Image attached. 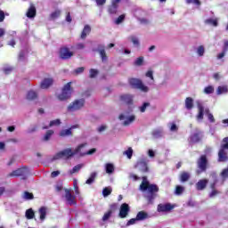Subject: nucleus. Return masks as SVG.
I'll list each match as a JSON object with an SVG mask.
<instances>
[{
    "label": "nucleus",
    "mask_w": 228,
    "mask_h": 228,
    "mask_svg": "<svg viewBox=\"0 0 228 228\" xmlns=\"http://www.w3.org/2000/svg\"><path fill=\"white\" fill-rule=\"evenodd\" d=\"M97 53H99L102 61H108V55L106 54V50H104V47L99 48Z\"/></svg>",
    "instance_id": "bb28decb"
},
{
    "label": "nucleus",
    "mask_w": 228,
    "mask_h": 228,
    "mask_svg": "<svg viewBox=\"0 0 228 228\" xmlns=\"http://www.w3.org/2000/svg\"><path fill=\"white\" fill-rule=\"evenodd\" d=\"M108 12L110 15H116L117 12H118V4H112L109 5Z\"/></svg>",
    "instance_id": "b1692460"
},
{
    "label": "nucleus",
    "mask_w": 228,
    "mask_h": 228,
    "mask_svg": "<svg viewBox=\"0 0 228 228\" xmlns=\"http://www.w3.org/2000/svg\"><path fill=\"white\" fill-rule=\"evenodd\" d=\"M220 191H218L216 189L212 190V191L209 194L210 199H213V197H216V195H218Z\"/></svg>",
    "instance_id": "052dcab7"
},
{
    "label": "nucleus",
    "mask_w": 228,
    "mask_h": 228,
    "mask_svg": "<svg viewBox=\"0 0 228 228\" xmlns=\"http://www.w3.org/2000/svg\"><path fill=\"white\" fill-rule=\"evenodd\" d=\"M22 199H24L25 200H33V199H35V196L33 195V193L25 191L23 192Z\"/></svg>",
    "instance_id": "2f4dec72"
},
{
    "label": "nucleus",
    "mask_w": 228,
    "mask_h": 228,
    "mask_svg": "<svg viewBox=\"0 0 228 228\" xmlns=\"http://www.w3.org/2000/svg\"><path fill=\"white\" fill-rule=\"evenodd\" d=\"M131 40H132V43L134 44V45H137V46L140 45V41L135 37H132Z\"/></svg>",
    "instance_id": "bf43d9fd"
},
{
    "label": "nucleus",
    "mask_w": 228,
    "mask_h": 228,
    "mask_svg": "<svg viewBox=\"0 0 228 228\" xmlns=\"http://www.w3.org/2000/svg\"><path fill=\"white\" fill-rule=\"evenodd\" d=\"M128 83L132 88H135L136 90H141V92H149V87L143 85V82L138 78H129Z\"/></svg>",
    "instance_id": "39448f33"
},
{
    "label": "nucleus",
    "mask_w": 228,
    "mask_h": 228,
    "mask_svg": "<svg viewBox=\"0 0 228 228\" xmlns=\"http://www.w3.org/2000/svg\"><path fill=\"white\" fill-rule=\"evenodd\" d=\"M5 19L4 11L0 10V22H4Z\"/></svg>",
    "instance_id": "69168bd1"
},
{
    "label": "nucleus",
    "mask_w": 228,
    "mask_h": 228,
    "mask_svg": "<svg viewBox=\"0 0 228 228\" xmlns=\"http://www.w3.org/2000/svg\"><path fill=\"white\" fill-rule=\"evenodd\" d=\"M124 20H126V14H121L117 18L115 24H118V25L122 24V22H124Z\"/></svg>",
    "instance_id": "79ce46f5"
},
{
    "label": "nucleus",
    "mask_w": 228,
    "mask_h": 228,
    "mask_svg": "<svg viewBox=\"0 0 228 228\" xmlns=\"http://www.w3.org/2000/svg\"><path fill=\"white\" fill-rule=\"evenodd\" d=\"M60 15H61V11L57 10V11H54L53 12H52L50 17H51V19H53L54 20V19H58V17H60Z\"/></svg>",
    "instance_id": "a19ab883"
},
{
    "label": "nucleus",
    "mask_w": 228,
    "mask_h": 228,
    "mask_svg": "<svg viewBox=\"0 0 228 228\" xmlns=\"http://www.w3.org/2000/svg\"><path fill=\"white\" fill-rule=\"evenodd\" d=\"M74 72H75V74H83V72H85V67L77 68L74 70Z\"/></svg>",
    "instance_id": "6e6d98bb"
},
{
    "label": "nucleus",
    "mask_w": 228,
    "mask_h": 228,
    "mask_svg": "<svg viewBox=\"0 0 228 228\" xmlns=\"http://www.w3.org/2000/svg\"><path fill=\"white\" fill-rule=\"evenodd\" d=\"M92 32V28L90 27V25H86L82 30V33L80 35V38L82 40L86 39V36Z\"/></svg>",
    "instance_id": "6ab92c4d"
},
{
    "label": "nucleus",
    "mask_w": 228,
    "mask_h": 228,
    "mask_svg": "<svg viewBox=\"0 0 228 228\" xmlns=\"http://www.w3.org/2000/svg\"><path fill=\"white\" fill-rule=\"evenodd\" d=\"M25 58H26V53H24V52H20L18 56L19 61H22V60H24Z\"/></svg>",
    "instance_id": "680f3d73"
},
{
    "label": "nucleus",
    "mask_w": 228,
    "mask_h": 228,
    "mask_svg": "<svg viewBox=\"0 0 228 228\" xmlns=\"http://www.w3.org/2000/svg\"><path fill=\"white\" fill-rule=\"evenodd\" d=\"M134 65H137V67H142L143 65V57H139L135 60Z\"/></svg>",
    "instance_id": "09e8293b"
},
{
    "label": "nucleus",
    "mask_w": 228,
    "mask_h": 228,
    "mask_svg": "<svg viewBox=\"0 0 228 228\" xmlns=\"http://www.w3.org/2000/svg\"><path fill=\"white\" fill-rule=\"evenodd\" d=\"M86 147V143L79 144L74 151H72V148H67L64 149L59 152H57L52 159V161H56V159H70V158H74L76 154H78V152H81V150Z\"/></svg>",
    "instance_id": "f03ea898"
},
{
    "label": "nucleus",
    "mask_w": 228,
    "mask_h": 228,
    "mask_svg": "<svg viewBox=\"0 0 228 228\" xmlns=\"http://www.w3.org/2000/svg\"><path fill=\"white\" fill-rule=\"evenodd\" d=\"M228 93V87L227 86H219L216 90L217 95H222V94H227Z\"/></svg>",
    "instance_id": "c756f323"
},
{
    "label": "nucleus",
    "mask_w": 228,
    "mask_h": 228,
    "mask_svg": "<svg viewBox=\"0 0 228 228\" xmlns=\"http://www.w3.org/2000/svg\"><path fill=\"white\" fill-rule=\"evenodd\" d=\"M111 191H112L111 188H108V187L103 188V190H102L103 197H108V196L111 195Z\"/></svg>",
    "instance_id": "37998d69"
},
{
    "label": "nucleus",
    "mask_w": 228,
    "mask_h": 228,
    "mask_svg": "<svg viewBox=\"0 0 228 228\" xmlns=\"http://www.w3.org/2000/svg\"><path fill=\"white\" fill-rule=\"evenodd\" d=\"M146 77H150V79H151L152 81H154V75L152 70H148L146 72Z\"/></svg>",
    "instance_id": "13d9d810"
},
{
    "label": "nucleus",
    "mask_w": 228,
    "mask_h": 228,
    "mask_svg": "<svg viewBox=\"0 0 228 228\" xmlns=\"http://www.w3.org/2000/svg\"><path fill=\"white\" fill-rule=\"evenodd\" d=\"M189 4H197L198 6H200V0H186Z\"/></svg>",
    "instance_id": "4d7b16f0"
},
{
    "label": "nucleus",
    "mask_w": 228,
    "mask_h": 228,
    "mask_svg": "<svg viewBox=\"0 0 228 228\" xmlns=\"http://www.w3.org/2000/svg\"><path fill=\"white\" fill-rule=\"evenodd\" d=\"M76 126H71L70 128L61 130L59 134V136L61 138H65V136H72V129H74Z\"/></svg>",
    "instance_id": "412c9836"
},
{
    "label": "nucleus",
    "mask_w": 228,
    "mask_h": 228,
    "mask_svg": "<svg viewBox=\"0 0 228 228\" xmlns=\"http://www.w3.org/2000/svg\"><path fill=\"white\" fill-rule=\"evenodd\" d=\"M149 215L145 211H140L137 213L136 220H145Z\"/></svg>",
    "instance_id": "72a5a7b5"
},
{
    "label": "nucleus",
    "mask_w": 228,
    "mask_h": 228,
    "mask_svg": "<svg viewBox=\"0 0 228 228\" xmlns=\"http://www.w3.org/2000/svg\"><path fill=\"white\" fill-rule=\"evenodd\" d=\"M59 56L61 60H70L74 56V52H71L67 46H61L59 50Z\"/></svg>",
    "instance_id": "0eeeda50"
},
{
    "label": "nucleus",
    "mask_w": 228,
    "mask_h": 228,
    "mask_svg": "<svg viewBox=\"0 0 228 228\" xmlns=\"http://www.w3.org/2000/svg\"><path fill=\"white\" fill-rule=\"evenodd\" d=\"M98 75H99V70H97L95 69H91L89 70V77L91 79H94V77H97Z\"/></svg>",
    "instance_id": "58836bf2"
},
{
    "label": "nucleus",
    "mask_w": 228,
    "mask_h": 228,
    "mask_svg": "<svg viewBox=\"0 0 228 228\" xmlns=\"http://www.w3.org/2000/svg\"><path fill=\"white\" fill-rule=\"evenodd\" d=\"M27 17L28 19H33L37 17V7H35V4H31L28 12H27Z\"/></svg>",
    "instance_id": "dca6fc26"
},
{
    "label": "nucleus",
    "mask_w": 228,
    "mask_h": 228,
    "mask_svg": "<svg viewBox=\"0 0 228 228\" xmlns=\"http://www.w3.org/2000/svg\"><path fill=\"white\" fill-rule=\"evenodd\" d=\"M65 191V199L69 206H76V196L72 195V192H70V190L64 189Z\"/></svg>",
    "instance_id": "9b49d317"
},
{
    "label": "nucleus",
    "mask_w": 228,
    "mask_h": 228,
    "mask_svg": "<svg viewBox=\"0 0 228 228\" xmlns=\"http://www.w3.org/2000/svg\"><path fill=\"white\" fill-rule=\"evenodd\" d=\"M151 134L153 138H161V136H163V131L156 129L152 131Z\"/></svg>",
    "instance_id": "e433bc0d"
},
{
    "label": "nucleus",
    "mask_w": 228,
    "mask_h": 228,
    "mask_svg": "<svg viewBox=\"0 0 228 228\" xmlns=\"http://www.w3.org/2000/svg\"><path fill=\"white\" fill-rule=\"evenodd\" d=\"M54 84V79L53 77L50 78H45L43 79V81L40 84V87L43 90H47V88H49L50 86H53V85Z\"/></svg>",
    "instance_id": "4468645a"
},
{
    "label": "nucleus",
    "mask_w": 228,
    "mask_h": 228,
    "mask_svg": "<svg viewBox=\"0 0 228 228\" xmlns=\"http://www.w3.org/2000/svg\"><path fill=\"white\" fill-rule=\"evenodd\" d=\"M178 127H177V125H175V123H173L172 125H171V127H170V131H172V132H175V131H178Z\"/></svg>",
    "instance_id": "774afa93"
},
{
    "label": "nucleus",
    "mask_w": 228,
    "mask_h": 228,
    "mask_svg": "<svg viewBox=\"0 0 228 228\" xmlns=\"http://www.w3.org/2000/svg\"><path fill=\"white\" fill-rule=\"evenodd\" d=\"M85 106V99L75 100L68 106V111H77L84 108Z\"/></svg>",
    "instance_id": "6e6552de"
},
{
    "label": "nucleus",
    "mask_w": 228,
    "mask_h": 228,
    "mask_svg": "<svg viewBox=\"0 0 228 228\" xmlns=\"http://www.w3.org/2000/svg\"><path fill=\"white\" fill-rule=\"evenodd\" d=\"M223 142L224 144H222L221 145V149L219 150V152H218V161L224 163V162L227 161V159H228L227 152H225V149L228 150V137H224L223 139Z\"/></svg>",
    "instance_id": "423d86ee"
},
{
    "label": "nucleus",
    "mask_w": 228,
    "mask_h": 228,
    "mask_svg": "<svg viewBox=\"0 0 228 228\" xmlns=\"http://www.w3.org/2000/svg\"><path fill=\"white\" fill-rule=\"evenodd\" d=\"M221 176L223 177V179H228V167L223 169V171L221 172Z\"/></svg>",
    "instance_id": "603ef678"
},
{
    "label": "nucleus",
    "mask_w": 228,
    "mask_h": 228,
    "mask_svg": "<svg viewBox=\"0 0 228 228\" xmlns=\"http://www.w3.org/2000/svg\"><path fill=\"white\" fill-rule=\"evenodd\" d=\"M129 211H131V207H129V204L127 203L121 204L119 208L118 217L127 218V216L129 215Z\"/></svg>",
    "instance_id": "1a4fd4ad"
},
{
    "label": "nucleus",
    "mask_w": 228,
    "mask_h": 228,
    "mask_svg": "<svg viewBox=\"0 0 228 228\" xmlns=\"http://www.w3.org/2000/svg\"><path fill=\"white\" fill-rule=\"evenodd\" d=\"M26 168L28 167H24L22 168H18L7 175V177H20V175H24L26 174Z\"/></svg>",
    "instance_id": "2eb2a0df"
},
{
    "label": "nucleus",
    "mask_w": 228,
    "mask_h": 228,
    "mask_svg": "<svg viewBox=\"0 0 228 228\" xmlns=\"http://www.w3.org/2000/svg\"><path fill=\"white\" fill-rule=\"evenodd\" d=\"M40 220H45V216H47V208L45 207H41L39 208Z\"/></svg>",
    "instance_id": "7c9ffc66"
},
{
    "label": "nucleus",
    "mask_w": 228,
    "mask_h": 228,
    "mask_svg": "<svg viewBox=\"0 0 228 228\" xmlns=\"http://www.w3.org/2000/svg\"><path fill=\"white\" fill-rule=\"evenodd\" d=\"M108 129V126L106 125H102L100 127H98L97 131L98 133H102V131H106Z\"/></svg>",
    "instance_id": "e2e57ef3"
},
{
    "label": "nucleus",
    "mask_w": 228,
    "mask_h": 228,
    "mask_svg": "<svg viewBox=\"0 0 228 228\" xmlns=\"http://www.w3.org/2000/svg\"><path fill=\"white\" fill-rule=\"evenodd\" d=\"M120 101L125 102V104H133V95L131 94H123L120 96Z\"/></svg>",
    "instance_id": "aec40b11"
},
{
    "label": "nucleus",
    "mask_w": 228,
    "mask_h": 228,
    "mask_svg": "<svg viewBox=\"0 0 228 228\" xmlns=\"http://www.w3.org/2000/svg\"><path fill=\"white\" fill-rule=\"evenodd\" d=\"M197 106H198V115L197 119L198 120H204V105H202V103L200 102H197Z\"/></svg>",
    "instance_id": "f3484780"
},
{
    "label": "nucleus",
    "mask_w": 228,
    "mask_h": 228,
    "mask_svg": "<svg viewBox=\"0 0 228 228\" xmlns=\"http://www.w3.org/2000/svg\"><path fill=\"white\" fill-rule=\"evenodd\" d=\"M25 216L28 220H33V218H35V211H33V208L27 209Z\"/></svg>",
    "instance_id": "c85d7f7f"
},
{
    "label": "nucleus",
    "mask_w": 228,
    "mask_h": 228,
    "mask_svg": "<svg viewBox=\"0 0 228 228\" xmlns=\"http://www.w3.org/2000/svg\"><path fill=\"white\" fill-rule=\"evenodd\" d=\"M190 173L183 171L180 174L179 179L181 183H187V181H190Z\"/></svg>",
    "instance_id": "5701e85b"
},
{
    "label": "nucleus",
    "mask_w": 228,
    "mask_h": 228,
    "mask_svg": "<svg viewBox=\"0 0 228 228\" xmlns=\"http://www.w3.org/2000/svg\"><path fill=\"white\" fill-rule=\"evenodd\" d=\"M61 120L57 118L50 121L49 127H53V126H61Z\"/></svg>",
    "instance_id": "c03bdc74"
},
{
    "label": "nucleus",
    "mask_w": 228,
    "mask_h": 228,
    "mask_svg": "<svg viewBox=\"0 0 228 228\" xmlns=\"http://www.w3.org/2000/svg\"><path fill=\"white\" fill-rule=\"evenodd\" d=\"M60 175V171H53L51 173L52 179H54V177H58Z\"/></svg>",
    "instance_id": "338daca9"
},
{
    "label": "nucleus",
    "mask_w": 228,
    "mask_h": 228,
    "mask_svg": "<svg viewBox=\"0 0 228 228\" xmlns=\"http://www.w3.org/2000/svg\"><path fill=\"white\" fill-rule=\"evenodd\" d=\"M54 134V131L53 130H48L44 137L45 142H49V140H51V137Z\"/></svg>",
    "instance_id": "4c0bfd02"
},
{
    "label": "nucleus",
    "mask_w": 228,
    "mask_h": 228,
    "mask_svg": "<svg viewBox=\"0 0 228 228\" xmlns=\"http://www.w3.org/2000/svg\"><path fill=\"white\" fill-rule=\"evenodd\" d=\"M136 119V117L134 115L129 116L126 120L124 121L123 126H129V124H132L134 120Z\"/></svg>",
    "instance_id": "ea45409f"
},
{
    "label": "nucleus",
    "mask_w": 228,
    "mask_h": 228,
    "mask_svg": "<svg viewBox=\"0 0 228 228\" xmlns=\"http://www.w3.org/2000/svg\"><path fill=\"white\" fill-rule=\"evenodd\" d=\"M125 154L127 156L128 159H131V158H133V148H128L125 151Z\"/></svg>",
    "instance_id": "8fccbe9b"
},
{
    "label": "nucleus",
    "mask_w": 228,
    "mask_h": 228,
    "mask_svg": "<svg viewBox=\"0 0 228 228\" xmlns=\"http://www.w3.org/2000/svg\"><path fill=\"white\" fill-rule=\"evenodd\" d=\"M204 92L208 94H213V92H215V88L213 87V86H208L205 87Z\"/></svg>",
    "instance_id": "de8ad7c7"
},
{
    "label": "nucleus",
    "mask_w": 228,
    "mask_h": 228,
    "mask_svg": "<svg viewBox=\"0 0 228 228\" xmlns=\"http://www.w3.org/2000/svg\"><path fill=\"white\" fill-rule=\"evenodd\" d=\"M191 142H192L193 143H199V142H200V134L195 133L191 135Z\"/></svg>",
    "instance_id": "f704fd0d"
},
{
    "label": "nucleus",
    "mask_w": 228,
    "mask_h": 228,
    "mask_svg": "<svg viewBox=\"0 0 228 228\" xmlns=\"http://www.w3.org/2000/svg\"><path fill=\"white\" fill-rule=\"evenodd\" d=\"M118 205L117 203L110 204V209L102 216V221L106 222V221L110 220V218L111 217V215H113V213H115V211L118 209Z\"/></svg>",
    "instance_id": "9d476101"
},
{
    "label": "nucleus",
    "mask_w": 228,
    "mask_h": 228,
    "mask_svg": "<svg viewBox=\"0 0 228 228\" xmlns=\"http://www.w3.org/2000/svg\"><path fill=\"white\" fill-rule=\"evenodd\" d=\"M172 209H174V205L170 203L158 205V211L160 213H167L168 211H172Z\"/></svg>",
    "instance_id": "ddd939ff"
},
{
    "label": "nucleus",
    "mask_w": 228,
    "mask_h": 228,
    "mask_svg": "<svg viewBox=\"0 0 228 228\" xmlns=\"http://www.w3.org/2000/svg\"><path fill=\"white\" fill-rule=\"evenodd\" d=\"M83 167H85V165L83 164H78L75 166L71 170H69L70 175H72L73 174H77V172H79V170H81Z\"/></svg>",
    "instance_id": "473e14b6"
},
{
    "label": "nucleus",
    "mask_w": 228,
    "mask_h": 228,
    "mask_svg": "<svg viewBox=\"0 0 228 228\" xmlns=\"http://www.w3.org/2000/svg\"><path fill=\"white\" fill-rule=\"evenodd\" d=\"M105 170L106 174H113V172H115V166L111 163H108L106 164Z\"/></svg>",
    "instance_id": "c9c22d12"
},
{
    "label": "nucleus",
    "mask_w": 228,
    "mask_h": 228,
    "mask_svg": "<svg viewBox=\"0 0 228 228\" xmlns=\"http://www.w3.org/2000/svg\"><path fill=\"white\" fill-rule=\"evenodd\" d=\"M208 179H201L196 183V189L199 191H201L202 190H205L206 186H208Z\"/></svg>",
    "instance_id": "a211bd4d"
},
{
    "label": "nucleus",
    "mask_w": 228,
    "mask_h": 228,
    "mask_svg": "<svg viewBox=\"0 0 228 228\" xmlns=\"http://www.w3.org/2000/svg\"><path fill=\"white\" fill-rule=\"evenodd\" d=\"M72 82L67 83L61 91V94L58 95L59 101H67L68 99H70V96L72 95Z\"/></svg>",
    "instance_id": "20e7f679"
},
{
    "label": "nucleus",
    "mask_w": 228,
    "mask_h": 228,
    "mask_svg": "<svg viewBox=\"0 0 228 228\" xmlns=\"http://www.w3.org/2000/svg\"><path fill=\"white\" fill-rule=\"evenodd\" d=\"M136 167L139 168L140 172H142L143 174L149 172V164L145 159L138 161Z\"/></svg>",
    "instance_id": "f8f14e48"
},
{
    "label": "nucleus",
    "mask_w": 228,
    "mask_h": 228,
    "mask_svg": "<svg viewBox=\"0 0 228 228\" xmlns=\"http://www.w3.org/2000/svg\"><path fill=\"white\" fill-rule=\"evenodd\" d=\"M205 113L208 114V118L209 122H212V123L215 122V117L213 116V114L209 113V109H206Z\"/></svg>",
    "instance_id": "a18cd8bd"
},
{
    "label": "nucleus",
    "mask_w": 228,
    "mask_h": 228,
    "mask_svg": "<svg viewBox=\"0 0 228 228\" xmlns=\"http://www.w3.org/2000/svg\"><path fill=\"white\" fill-rule=\"evenodd\" d=\"M95 152H97V149L93 148L89 150L87 152H86L85 154H83V156H92V154H95Z\"/></svg>",
    "instance_id": "5fc2aeb1"
},
{
    "label": "nucleus",
    "mask_w": 228,
    "mask_h": 228,
    "mask_svg": "<svg viewBox=\"0 0 228 228\" xmlns=\"http://www.w3.org/2000/svg\"><path fill=\"white\" fill-rule=\"evenodd\" d=\"M197 169H196V175H200V174H204V172H207L208 167H209V161L208 160V156L201 155L196 162Z\"/></svg>",
    "instance_id": "7ed1b4c3"
},
{
    "label": "nucleus",
    "mask_w": 228,
    "mask_h": 228,
    "mask_svg": "<svg viewBox=\"0 0 228 228\" xmlns=\"http://www.w3.org/2000/svg\"><path fill=\"white\" fill-rule=\"evenodd\" d=\"M185 108L186 110H193V98L187 97L185 99Z\"/></svg>",
    "instance_id": "cd10ccee"
},
{
    "label": "nucleus",
    "mask_w": 228,
    "mask_h": 228,
    "mask_svg": "<svg viewBox=\"0 0 228 228\" xmlns=\"http://www.w3.org/2000/svg\"><path fill=\"white\" fill-rule=\"evenodd\" d=\"M197 53H198L199 56H204V53H205L204 46L203 45H200L198 47Z\"/></svg>",
    "instance_id": "864d4df0"
},
{
    "label": "nucleus",
    "mask_w": 228,
    "mask_h": 228,
    "mask_svg": "<svg viewBox=\"0 0 228 228\" xmlns=\"http://www.w3.org/2000/svg\"><path fill=\"white\" fill-rule=\"evenodd\" d=\"M183 191H184V187H183L181 185H177L175 188L176 195H181V193H183Z\"/></svg>",
    "instance_id": "3c124183"
},
{
    "label": "nucleus",
    "mask_w": 228,
    "mask_h": 228,
    "mask_svg": "<svg viewBox=\"0 0 228 228\" xmlns=\"http://www.w3.org/2000/svg\"><path fill=\"white\" fill-rule=\"evenodd\" d=\"M95 179H97V172H93L86 181V184H94V183H95Z\"/></svg>",
    "instance_id": "393cba45"
},
{
    "label": "nucleus",
    "mask_w": 228,
    "mask_h": 228,
    "mask_svg": "<svg viewBox=\"0 0 228 228\" xmlns=\"http://www.w3.org/2000/svg\"><path fill=\"white\" fill-rule=\"evenodd\" d=\"M148 106H151L150 102H144L142 106L139 108L141 113H145V110H147Z\"/></svg>",
    "instance_id": "49530a36"
},
{
    "label": "nucleus",
    "mask_w": 228,
    "mask_h": 228,
    "mask_svg": "<svg viewBox=\"0 0 228 228\" xmlns=\"http://www.w3.org/2000/svg\"><path fill=\"white\" fill-rule=\"evenodd\" d=\"M218 183V179H215L214 182L210 184L211 190H216V183Z\"/></svg>",
    "instance_id": "0e129e2a"
},
{
    "label": "nucleus",
    "mask_w": 228,
    "mask_h": 228,
    "mask_svg": "<svg viewBox=\"0 0 228 228\" xmlns=\"http://www.w3.org/2000/svg\"><path fill=\"white\" fill-rule=\"evenodd\" d=\"M140 190H142V191H147L148 190V193L145 198L148 200V204H152V202H154V199L158 197L157 193L159 191V187L154 183H150L147 181H142L140 184Z\"/></svg>",
    "instance_id": "f257e3e1"
},
{
    "label": "nucleus",
    "mask_w": 228,
    "mask_h": 228,
    "mask_svg": "<svg viewBox=\"0 0 228 228\" xmlns=\"http://www.w3.org/2000/svg\"><path fill=\"white\" fill-rule=\"evenodd\" d=\"M205 24H207L208 26H213L214 28H216L218 27V18H208L205 20Z\"/></svg>",
    "instance_id": "4be33fe9"
},
{
    "label": "nucleus",
    "mask_w": 228,
    "mask_h": 228,
    "mask_svg": "<svg viewBox=\"0 0 228 228\" xmlns=\"http://www.w3.org/2000/svg\"><path fill=\"white\" fill-rule=\"evenodd\" d=\"M38 94H37V92L30 90L28 92L27 94V99L28 101H35V99H37Z\"/></svg>",
    "instance_id": "a878e982"
}]
</instances>
